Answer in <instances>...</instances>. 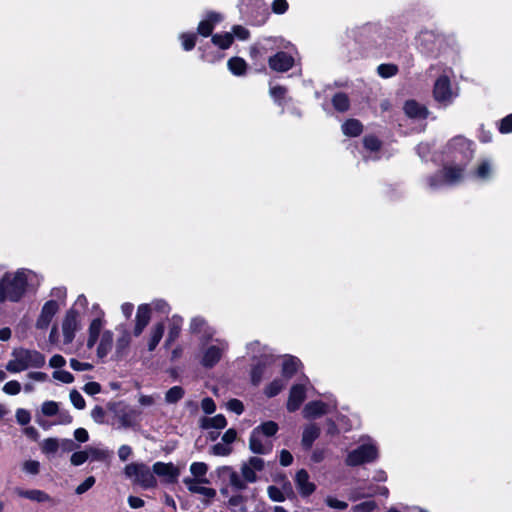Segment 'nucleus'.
Returning <instances> with one entry per match:
<instances>
[{
    "label": "nucleus",
    "instance_id": "obj_1",
    "mask_svg": "<svg viewBox=\"0 0 512 512\" xmlns=\"http://www.w3.org/2000/svg\"><path fill=\"white\" fill-rule=\"evenodd\" d=\"M40 282L39 275L29 269L5 273L0 279V302H19L29 289H35Z\"/></svg>",
    "mask_w": 512,
    "mask_h": 512
},
{
    "label": "nucleus",
    "instance_id": "obj_2",
    "mask_svg": "<svg viewBox=\"0 0 512 512\" xmlns=\"http://www.w3.org/2000/svg\"><path fill=\"white\" fill-rule=\"evenodd\" d=\"M11 359L6 364V370L20 373L28 368H41L45 365V356L36 350L25 348L14 349Z\"/></svg>",
    "mask_w": 512,
    "mask_h": 512
},
{
    "label": "nucleus",
    "instance_id": "obj_3",
    "mask_svg": "<svg viewBox=\"0 0 512 512\" xmlns=\"http://www.w3.org/2000/svg\"><path fill=\"white\" fill-rule=\"evenodd\" d=\"M463 177L464 164H446L441 171L428 177L427 185L432 190H438L444 186L460 183Z\"/></svg>",
    "mask_w": 512,
    "mask_h": 512
},
{
    "label": "nucleus",
    "instance_id": "obj_4",
    "mask_svg": "<svg viewBox=\"0 0 512 512\" xmlns=\"http://www.w3.org/2000/svg\"><path fill=\"white\" fill-rule=\"evenodd\" d=\"M124 474L134 485L144 489L157 486V479L154 476L153 469L151 470L148 465L142 462L127 464L124 468Z\"/></svg>",
    "mask_w": 512,
    "mask_h": 512
},
{
    "label": "nucleus",
    "instance_id": "obj_5",
    "mask_svg": "<svg viewBox=\"0 0 512 512\" xmlns=\"http://www.w3.org/2000/svg\"><path fill=\"white\" fill-rule=\"evenodd\" d=\"M378 457L377 447L373 443H365L348 453L345 460L348 466H358L369 463Z\"/></svg>",
    "mask_w": 512,
    "mask_h": 512
},
{
    "label": "nucleus",
    "instance_id": "obj_6",
    "mask_svg": "<svg viewBox=\"0 0 512 512\" xmlns=\"http://www.w3.org/2000/svg\"><path fill=\"white\" fill-rule=\"evenodd\" d=\"M433 96L439 104L445 107L450 105L457 97V93L452 90L450 80L447 76H440L436 80Z\"/></svg>",
    "mask_w": 512,
    "mask_h": 512
},
{
    "label": "nucleus",
    "instance_id": "obj_7",
    "mask_svg": "<svg viewBox=\"0 0 512 512\" xmlns=\"http://www.w3.org/2000/svg\"><path fill=\"white\" fill-rule=\"evenodd\" d=\"M227 348L228 344L226 341L217 339L215 344L203 349L201 364L206 368L215 366Z\"/></svg>",
    "mask_w": 512,
    "mask_h": 512
},
{
    "label": "nucleus",
    "instance_id": "obj_8",
    "mask_svg": "<svg viewBox=\"0 0 512 512\" xmlns=\"http://www.w3.org/2000/svg\"><path fill=\"white\" fill-rule=\"evenodd\" d=\"M183 483L188 491L193 494H199L203 497L202 503L205 506H210L213 499L216 497L217 492L214 488L204 486L205 483L191 480L190 477H185Z\"/></svg>",
    "mask_w": 512,
    "mask_h": 512
},
{
    "label": "nucleus",
    "instance_id": "obj_9",
    "mask_svg": "<svg viewBox=\"0 0 512 512\" xmlns=\"http://www.w3.org/2000/svg\"><path fill=\"white\" fill-rule=\"evenodd\" d=\"M275 361L274 355L270 352V350L264 347L263 354L259 358L256 364H254L251 371V380L253 384L257 385L261 382L262 378L265 376L266 369L271 366Z\"/></svg>",
    "mask_w": 512,
    "mask_h": 512
},
{
    "label": "nucleus",
    "instance_id": "obj_10",
    "mask_svg": "<svg viewBox=\"0 0 512 512\" xmlns=\"http://www.w3.org/2000/svg\"><path fill=\"white\" fill-rule=\"evenodd\" d=\"M264 468V460L260 457L253 456L241 465V474L247 483H255L258 480L257 472L263 471Z\"/></svg>",
    "mask_w": 512,
    "mask_h": 512
},
{
    "label": "nucleus",
    "instance_id": "obj_11",
    "mask_svg": "<svg viewBox=\"0 0 512 512\" xmlns=\"http://www.w3.org/2000/svg\"><path fill=\"white\" fill-rule=\"evenodd\" d=\"M79 329L78 314L75 310H69L62 323L64 344H70L74 340L75 333Z\"/></svg>",
    "mask_w": 512,
    "mask_h": 512
},
{
    "label": "nucleus",
    "instance_id": "obj_12",
    "mask_svg": "<svg viewBox=\"0 0 512 512\" xmlns=\"http://www.w3.org/2000/svg\"><path fill=\"white\" fill-rule=\"evenodd\" d=\"M449 149L454 154L455 159H458L459 155L461 160L469 161L473 155L471 143L461 136L455 137L451 140L449 143Z\"/></svg>",
    "mask_w": 512,
    "mask_h": 512
},
{
    "label": "nucleus",
    "instance_id": "obj_13",
    "mask_svg": "<svg viewBox=\"0 0 512 512\" xmlns=\"http://www.w3.org/2000/svg\"><path fill=\"white\" fill-rule=\"evenodd\" d=\"M272 441L258 431H252L249 438V449L254 454H268L272 451Z\"/></svg>",
    "mask_w": 512,
    "mask_h": 512
},
{
    "label": "nucleus",
    "instance_id": "obj_14",
    "mask_svg": "<svg viewBox=\"0 0 512 512\" xmlns=\"http://www.w3.org/2000/svg\"><path fill=\"white\" fill-rule=\"evenodd\" d=\"M154 476L157 475L167 483H175L180 470L173 463L156 462L153 465Z\"/></svg>",
    "mask_w": 512,
    "mask_h": 512
},
{
    "label": "nucleus",
    "instance_id": "obj_15",
    "mask_svg": "<svg viewBox=\"0 0 512 512\" xmlns=\"http://www.w3.org/2000/svg\"><path fill=\"white\" fill-rule=\"evenodd\" d=\"M269 67L277 72H286L294 65V58L286 52H278L268 59Z\"/></svg>",
    "mask_w": 512,
    "mask_h": 512
},
{
    "label": "nucleus",
    "instance_id": "obj_16",
    "mask_svg": "<svg viewBox=\"0 0 512 512\" xmlns=\"http://www.w3.org/2000/svg\"><path fill=\"white\" fill-rule=\"evenodd\" d=\"M59 309L58 303L50 300L44 304L41 313L37 319L36 327L38 329H46Z\"/></svg>",
    "mask_w": 512,
    "mask_h": 512
},
{
    "label": "nucleus",
    "instance_id": "obj_17",
    "mask_svg": "<svg viewBox=\"0 0 512 512\" xmlns=\"http://www.w3.org/2000/svg\"><path fill=\"white\" fill-rule=\"evenodd\" d=\"M151 319V308L148 304H142L138 307L135 326L133 329L134 336L138 337L142 334L144 329L147 327Z\"/></svg>",
    "mask_w": 512,
    "mask_h": 512
},
{
    "label": "nucleus",
    "instance_id": "obj_18",
    "mask_svg": "<svg viewBox=\"0 0 512 512\" xmlns=\"http://www.w3.org/2000/svg\"><path fill=\"white\" fill-rule=\"evenodd\" d=\"M217 475L219 477L228 476L230 485L237 491H242L247 487V481L240 476L235 470H233L230 466H222L217 468Z\"/></svg>",
    "mask_w": 512,
    "mask_h": 512
},
{
    "label": "nucleus",
    "instance_id": "obj_19",
    "mask_svg": "<svg viewBox=\"0 0 512 512\" xmlns=\"http://www.w3.org/2000/svg\"><path fill=\"white\" fill-rule=\"evenodd\" d=\"M294 482L297 490L303 497H307L315 491L316 486L310 481L309 474L305 469L297 471Z\"/></svg>",
    "mask_w": 512,
    "mask_h": 512
},
{
    "label": "nucleus",
    "instance_id": "obj_20",
    "mask_svg": "<svg viewBox=\"0 0 512 512\" xmlns=\"http://www.w3.org/2000/svg\"><path fill=\"white\" fill-rule=\"evenodd\" d=\"M14 492L17 496L25 499H29L37 503H52V497L45 491L40 489H29L25 490L22 488H15Z\"/></svg>",
    "mask_w": 512,
    "mask_h": 512
},
{
    "label": "nucleus",
    "instance_id": "obj_21",
    "mask_svg": "<svg viewBox=\"0 0 512 512\" xmlns=\"http://www.w3.org/2000/svg\"><path fill=\"white\" fill-rule=\"evenodd\" d=\"M305 391V386L303 384H295L291 387L287 401L288 411L294 412L299 409L305 399Z\"/></svg>",
    "mask_w": 512,
    "mask_h": 512
},
{
    "label": "nucleus",
    "instance_id": "obj_22",
    "mask_svg": "<svg viewBox=\"0 0 512 512\" xmlns=\"http://www.w3.org/2000/svg\"><path fill=\"white\" fill-rule=\"evenodd\" d=\"M223 19L222 15L216 12H209L206 18L200 21L197 32L203 37H208L212 34L215 25L221 22Z\"/></svg>",
    "mask_w": 512,
    "mask_h": 512
},
{
    "label": "nucleus",
    "instance_id": "obj_23",
    "mask_svg": "<svg viewBox=\"0 0 512 512\" xmlns=\"http://www.w3.org/2000/svg\"><path fill=\"white\" fill-rule=\"evenodd\" d=\"M329 412L328 404L322 401H312L305 405L303 416L307 419L320 417Z\"/></svg>",
    "mask_w": 512,
    "mask_h": 512
},
{
    "label": "nucleus",
    "instance_id": "obj_24",
    "mask_svg": "<svg viewBox=\"0 0 512 512\" xmlns=\"http://www.w3.org/2000/svg\"><path fill=\"white\" fill-rule=\"evenodd\" d=\"M99 344L97 346V356L98 358L106 357L112 350L114 339L113 333L110 330H104L101 334V337L98 338Z\"/></svg>",
    "mask_w": 512,
    "mask_h": 512
},
{
    "label": "nucleus",
    "instance_id": "obj_25",
    "mask_svg": "<svg viewBox=\"0 0 512 512\" xmlns=\"http://www.w3.org/2000/svg\"><path fill=\"white\" fill-rule=\"evenodd\" d=\"M103 329V320L100 317H97L92 320L88 329V339H87V347L92 348L98 341V338L101 337Z\"/></svg>",
    "mask_w": 512,
    "mask_h": 512
},
{
    "label": "nucleus",
    "instance_id": "obj_26",
    "mask_svg": "<svg viewBox=\"0 0 512 512\" xmlns=\"http://www.w3.org/2000/svg\"><path fill=\"white\" fill-rule=\"evenodd\" d=\"M183 324V319L174 315L169 321V331L165 341V346L169 347L179 336Z\"/></svg>",
    "mask_w": 512,
    "mask_h": 512
},
{
    "label": "nucleus",
    "instance_id": "obj_27",
    "mask_svg": "<svg viewBox=\"0 0 512 512\" xmlns=\"http://www.w3.org/2000/svg\"><path fill=\"white\" fill-rule=\"evenodd\" d=\"M320 428L316 424L307 425L302 434L301 444L305 449H310L313 442L319 437Z\"/></svg>",
    "mask_w": 512,
    "mask_h": 512
},
{
    "label": "nucleus",
    "instance_id": "obj_28",
    "mask_svg": "<svg viewBox=\"0 0 512 512\" xmlns=\"http://www.w3.org/2000/svg\"><path fill=\"white\" fill-rule=\"evenodd\" d=\"M164 329L165 328L163 323H156L152 326L147 342L148 351L152 352L155 350L163 337Z\"/></svg>",
    "mask_w": 512,
    "mask_h": 512
},
{
    "label": "nucleus",
    "instance_id": "obj_29",
    "mask_svg": "<svg viewBox=\"0 0 512 512\" xmlns=\"http://www.w3.org/2000/svg\"><path fill=\"white\" fill-rule=\"evenodd\" d=\"M301 365L302 363L297 357L286 355L282 363V375L291 378Z\"/></svg>",
    "mask_w": 512,
    "mask_h": 512
},
{
    "label": "nucleus",
    "instance_id": "obj_30",
    "mask_svg": "<svg viewBox=\"0 0 512 512\" xmlns=\"http://www.w3.org/2000/svg\"><path fill=\"white\" fill-rule=\"evenodd\" d=\"M208 471V466L204 462H193L190 465V472L193 477H190L191 480H196L197 482H203L209 484L210 481L206 478V474Z\"/></svg>",
    "mask_w": 512,
    "mask_h": 512
},
{
    "label": "nucleus",
    "instance_id": "obj_31",
    "mask_svg": "<svg viewBox=\"0 0 512 512\" xmlns=\"http://www.w3.org/2000/svg\"><path fill=\"white\" fill-rule=\"evenodd\" d=\"M404 111L407 116L412 118H425L427 115L426 108L414 100L406 101Z\"/></svg>",
    "mask_w": 512,
    "mask_h": 512
},
{
    "label": "nucleus",
    "instance_id": "obj_32",
    "mask_svg": "<svg viewBox=\"0 0 512 512\" xmlns=\"http://www.w3.org/2000/svg\"><path fill=\"white\" fill-rule=\"evenodd\" d=\"M190 331L192 333H202L204 337H211L214 331L207 325L201 317H195L190 322Z\"/></svg>",
    "mask_w": 512,
    "mask_h": 512
},
{
    "label": "nucleus",
    "instance_id": "obj_33",
    "mask_svg": "<svg viewBox=\"0 0 512 512\" xmlns=\"http://www.w3.org/2000/svg\"><path fill=\"white\" fill-rule=\"evenodd\" d=\"M362 130L361 122L356 119H349L342 125V131L347 136L356 137L361 134Z\"/></svg>",
    "mask_w": 512,
    "mask_h": 512
},
{
    "label": "nucleus",
    "instance_id": "obj_34",
    "mask_svg": "<svg viewBox=\"0 0 512 512\" xmlns=\"http://www.w3.org/2000/svg\"><path fill=\"white\" fill-rule=\"evenodd\" d=\"M139 415V411L131 408L119 414V420L123 427H131L137 422Z\"/></svg>",
    "mask_w": 512,
    "mask_h": 512
},
{
    "label": "nucleus",
    "instance_id": "obj_35",
    "mask_svg": "<svg viewBox=\"0 0 512 512\" xmlns=\"http://www.w3.org/2000/svg\"><path fill=\"white\" fill-rule=\"evenodd\" d=\"M212 42L220 49H227L233 43V35L231 33H219L212 36Z\"/></svg>",
    "mask_w": 512,
    "mask_h": 512
},
{
    "label": "nucleus",
    "instance_id": "obj_36",
    "mask_svg": "<svg viewBox=\"0 0 512 512\" xmlns=\"http://www.w3.org/2000/svg\"><path fill=\"white\" fill-rule=\"evenodd\" d=\"M252 431H258L262 436L270 438L278 431V425L274 421H267L257 426Z\"/></svg>",
    "mask_w": 512,
    "mask_h": 512
},
{
    "label": "nucleus",
    "instance_id": "obj_37",
    "mask_svg": "<svg viewBox=\"0 0 512 512\" xmlns=\"http://www.w3.org/2000/svg\"><path fill=\"white\" fill-rule=\"evenodd\" d=\"M227 421L224 415L218 414L211 418H206L203 421V428H215V429H222L226 426Z\"/></svg>",
    "mask_w": 512,
    "mask_h": 512
},
{
    "label": "nucleus",
    "instance_id": "obj_38",
    "mask_svg": "<svg viewBox=\"0 0 512 512\" xmlns=\"http://www.w3.org/2000/svg\"><path fill=\"white\" fill-rule=\"evenodd\" d=\"M246 62L239 57H233L228 61V68L234 75H243L246 71Z\"/></svg>",
    "mask_w": 512,
    "mask_h": 512
},
{
    "label": "nucleus",
    "instance_id": "obj_39",
    "mask_svg": "<svg viewBox=\"0 0 512 512\" xmlns=\"http://www.w3.org/2000/svg\"><path fill=\"white\" fill-rule=\"evenodd\" d=\"M332 104L337 111L345 112L348 110L350 102L346 94L337 93L332 98Z\"/></svg>",
    "mask_w": 512,
    "mask_h": 512
},
{
    "label": "nucleus",
    "instance_id": "obj_40",
    "mask_svg": "<svg viewBox=\"0 0 512 512\" xmlns=\"http://www.w3.org/2000/svg\"><path fill=\"white\" fill-rule=\"evenodd\" d=\"M185 392L181 386H173L170 388L165 394V401L168 404H174L181 400L184 396Z\"/></svg>",
    "mask_w": 512,
    "mask_h": 512
},
{
    "label": "nucleus",
    "instance_id": "obj_41",
    "mask_svg": "<svg viewBox=\"0 0 512 512\" xmlns=\"http://www.w3.org/2000/svg\"><path fill=\"white\" fill-rule=\"evenodd\" d=\"M40 447L44 454H53L59 449L60 442L57 438H46L41 442Z\"/></svg>",
    "mask_w": 512,
    "mask_h": 512
},
{
    "label": "nucleus",
    "instance_id": "obj_42",
    "mask_svg": "<svg viewBox=\"0 0 512 512\" xmlns=\"http://www.w3.org/2000/svg\"><path fill=\"white\" fill-rule=\"evenodd\" d=\"M492 165L489 161H483L476 170V177L481 180H487L492 175Z\"/></svg>",
    "mask_w": 512,
    "mask_h": 512
},
{
    "label": "nucleus",
    "instance_id": "obj_43",
    "mask_svg": "<svg viewBox=\"0 0 512 512\" xmlns=\"http://www.w3.org/2000/svg\"><path fill=\"white\" fill-rule=\"evenodd\" d=\"M379 76L382 78H390L398 73V67L395 64H381L377 68Z\"/></svg>",
    "mask_w": 512,
    "mask_h": 512
},
{
    "label": "nucleus",
    "instance_id": "obj_44",
    "mask_svg": "<svg viewBox=\"0 0 512 512\" xmlns=\"http://www.w3.org/2000/svg\"><path fill=\"white\" fill-rule=\"evenodd\" d=\"M179 38L184 50L190 51L194 48L196 43V35L194 33H182Z\"/></svg>",
    "mask_w": 512,
    "mask_h": 512
},
{
    "label": "nucleus",
    "instance_id": "obj_45",
    "mask_svg": "<svg viewBox=\"0 0 512 512\" xmlns=\"http://www.w3.org/2000/svg\"><path fill=\"white\" fill-rule=\"evenodd\" d=\"M40 467V462L36 460H26L22 464V470L29 475L39 474Z\"/></svg>",
    "mask_w": 512,
    "mask_h": 512
},
{
    "label": "nucleus",
    "instance_id": "obj_46",
    "mask_svg": "<svg viewBox=\"0 0 512 512\" xmlns=\"http://www.w3.org/2000/svg\"><path fill=\"white\" fill-rule=\"evenodd\" d=\"M284 386L285 384L282 380L276 379L265 388V394L268 397H274L284 388Z\"/></svg>",
    "mask_w": 512,
    "mask_h": 512
},
{
    "label": "nucleus",
    "instance_id": "obj_47",
    "mask_svg": "<svg viewBox=\"0 0 512 512\" xmlns=\"http://www.w3.org/2000/svg\"><path fill=\"white\" fill-rule=\"evenodd\" d=\"M58 403L55 401H45L41 406V412L45 416H54L58 413Z\"/></svg>",
    "mask_w": 512,
    "mask_h": 512
},
{
    "label": "nucleus",
    "instance_id": "obj_48",
    "mask_svg": "<svg viewBox=\"0 0 512 512\" xmlns=\"http://www.w3.org/2000/svg\"><path fill=\"white\" fill-rule=\"evenodd\" d=\"M52 376L55 380L66 384H70L74 381V376L65 370H55Z\"/></svg>",
    "mask_w": 512,
    "mask_h": 512
},
{
    "label": "nucleus",
    "instance_id": "obj_49",
    "mask_svg": "<svg viewBox=\"0 0 512 512\" xmlns=\"http://www.w3.org/2000/svg\"><path fill=\"white\" fill-rule=\"evenodd\" d=\"M376 507V502L370 500L354 505L352 507V510L353 512H373L376 509Z\"/></svg>",
    "mask_w": 512,
    "mask_h": 512
},
{
    "label": "nucleus",
    "instance_id": "obj_50",
    "mask_svg": "<svg viewBox=\"0 0 512 512\" xmlns=\"http://www.w3.org/2000/svg\"><path fill=\"white\" fill-rule=\"evenodd\" d=\"M88 458H89V453H88L87 450H85V451H78V452H75V453H73L71 455L70 461H71L72 465L80 466L83 463H85Z\"/></svg>",
    "mask_w": 512,
    "mask_h": 512
},
{
    "label": "nucleus",
    "instance_id": "obj_51",
    "mask_svg": "<svg viewBox=\"0 0 512 512\" xmlns=\"http://www.w3.org/2000/svg\"><path fill=\"white\" fill-rule=\"evenodd\" d=\"M211 452L216 456H228L231 454L232 448L225 443H217L212 447Z\"/></svg>",
    "mask_w": 512,
    "mask_h": 512
},
{
    "label": "nucleus",
    "instance_id": "obj_52",
    "mask_svg": "<svg viewBox=\"0 0 512 512\" xmlns=\"http://www.w3.org/2000/svg\"><path fill=\"white\" fill-rule=\"evenodd\" d=\"M70 400L72 402V404L74 405L75 408L77 409H84L85 408V400L83 398V396L77 391V390H72L70 392Z\"/></svg>",
    "mask_w": 512,
    "mask_h": 512
},
{
    "label": "nucleus",
    "instance_id": "obj_53",
    "mask_svg": "<svg viewBox=\"0 0 512 512\" xmlns=\"http://www.w3.org/2000/svg\"><path fill=\"white\" fill-rule=\"evenodd\" d=\"M21 391V384L16 380H11L3 386V392L8 395H17Z\"/></svg>",
    "mask_w": 512,
    "mask_h": 512
},
{
    "label": "nucleus",
    "instance_id": "obj_54",
    "mask_svg": "<svg viewBox=\"0 0 512 512\" xmlns=\"http://www.w3.org/2000/svg\"><path fill=\"white\" fill-rule=\"evenodd\" d=\"M227 409L236 413L237 415H240L244 411V405L243 403L238 399H231L226 404Z\"/></svg>",
    "mask_w": 512,
    "mask_h": 512
},
{
    "label": "nucleus",
    "instance_id": "obj_55",
    "mask_svg": "<svg viewBox=\"0 0 512 512\" xmlns=\"http://www.w3.org/2000/svg\"><path fill=\"white\" fill-rule=\"evenodd\" d=\"M16 420L20 425H26L31 420V415L29 411L23 408H19L16 410Z\"/></svg>",
    "mask_w": 512,
    "mask_h": 512
},
{
    "label": "nucleus",
    "instance_id": "obj_56",
    "mask_svg": "<svg viewBox=\"0 0 512 512\" xmlns=\"http://www.w3.org/2000/svg\"><path fill=\"white\" fill-rule=\"evenodd\" d=\"M363 143L365 148L370 151H376L380 148V141L374 136L364 137Z\"/></svg>",
    "mask_w": 512,
    "mask_h": 512
},
{
    "label": "nucleus",
    "instance_id": "obj_57",
    "mask_svg": "<svg viewBox=\"0 0 512 512\" xmlns=\"http://www.w3.org/2000/svg\"><path fill=\"white\" fill-rule=\"evenodd\" d=\"M288 2L287 0H274L272 2V11L276 14H283L288 10Z\"/></svg>",
    "mask_w": 512,
    "mask_h": 512
},
{
    "label": "nucleus",
    "instance_id": "obj_58",
    "mask_svg": "<svg viewBox=\"0 0 512 512\" xmlns=\"http://www.w3.org/2000/svg\"><path fill=\"white\" fill-rule=\"evenodd\" d=\"M268 495L271 500L276 502H282L285 500V496L283 492L276 486H269L268 487Z\"/></svg>",
    "mask_w": 512,
    "mask_h": 512
},
{
    "label": "nucleus",
    "instance_id": "obj_59",
    "mask_svg": "<svg viewBox=\"0 0 512 512\" xmlns=\"http://www.w3.org/2000/svg\"><path fill=\"white\" fill-rule=\"evenodd\" d=\"M231 34L233 35V37L235 36L240 40H246L249 38V35H250L248 29H246L245 27H243L241 25L233 26Z\"/></svg>",
    "mask_w": 512,
    "mask_h": 512
},
{
    "label": "nucleus",
    "instance_id": "obj_60",
    "mask_svg": "<svg viewBox=\"0 0 512 512\" xmlns=\"http://www.w3.org/2000/svg\"><path fill=\"white\" fill-rule=\"evenodd\" d=\"M95 483V478L90 476L86 478L80 485L77 486L75 492L79 495L88 491Z\"/></svg>",
    "mask_w": 512,
    "mask_h": 512
},
{
    "label": "nucleus",
    "instance_id": "obj_61",
    "mask_svg": "<svg viewBox=\"0 0 512 512\" xmlns=\"http://www.w3.org/2000/svg\"><path fill=\"white\" fill-rule=\"evenodd\" d=\"M158 395H144L140 394L138 397V402L143 407H150L156 403Z\"/></svg>",
    "mask_w": 512,
    "mask_h": 512
},
{
    "label": "nucleus",
    "instance_id": "obj_62",
    "mask_svg": "<svg viewBox=\"0 0 512 512\" xmlns=\"http://www.w3.org/2000/svg\"><path fill=\"white\" fill-rule=\"evenodd\" d=\"M130 337L127 333H125L122 337H120L116 342V351L118 354H122L123 351L129 346Z\"/></svg>",
    "mask_w": 512,
    "mask_h": 512
},
{
    "label": "nucleus",
    "instance_id": "obj_63",
    "mask_svg": "<svg viewBox=\"0 0 512 512\" xmlns=\"http://www.w3.org/2000/svg\"><path fill=\"white\" fill-rule=\"evenodd\" d=\"M201 408L206 414H212L215 412L216 405L212 398L206 397L201 402Z\"/></svg>",
    "mask_w": 512,
    "mask_h": 512
},
{
    "label": "nucleus",
    "instance_id": "obj_64",
    "mask_svg": "<svg viewBox=\"0 0 512 512\" xmlns=\"http://www.w3.org/2000/svg\"><path fill=\"white\" fill-rule=\"evenodd\" d=\"M499 130L501 133L512 132V114L506 116L501 120Z\"/></svg>",
    "mask_w": 512,
    "mask_h": 512
}]
</instances>
